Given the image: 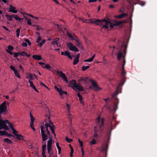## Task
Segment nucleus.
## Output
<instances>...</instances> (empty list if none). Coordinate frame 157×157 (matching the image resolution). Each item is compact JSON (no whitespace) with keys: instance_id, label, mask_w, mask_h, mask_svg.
I'll return each mask as SVG.
<instances>
[{"instance_id":"obj_26","label":"nucleus","mask_w":157,"mask_h":157,"mask_svg":"<svg viewBox=\"0 0 157 157\" xmlns=\"http://www.w3.org/2000/svg\"><path fill=\"white\" fill-rule=\"evenodd\" d=\"M108 149V146L106 145V146L103 147L101 148V151H104L105 153V157H106L107 154V151Z\"/></svg>"},{"instance_id":"obj_13","label":"nucleus","mask_w":157,"mask_h":157,"mask_svg":"<svg viewBox=\"0 0 157 157\" xmlns=\"http://www.w3.org/2000/svg\"><path fill=\"white\" fill-rule=\"evenodd\" d=\"M34 77L37 79L36 75L35 74H32L30 73H26V78L29 80L31 81V80L34 79Z\"/></svg>"},{"instance_id":"obj_57","label":"nucleus","mask_w":157,"mask_h":157,"mask_svg":"<svg viewBox=\"0 0 157 157\" xmlns=\"http://www.w3.org/2000/svg\"><path fill=\"white\" fill-rule=\"evenodd\" d=\"M98 0H89V2H96Z\"/></svg>"},{"instance_id":"obj_7","label":"nucleus","mask_w":157,"mask_h":157,"mask_svg":"<svg viewBox=\"0 0 157 157\" xmlns=\"http://www.w3.org/2000/svg\"><path fill=\"white\" fill-rule=\"evenodd\" d=\"M67 45L70 51H74L75 52H78L79 51L78 49L72 43H68L67 44Z\"/></svg>"},{"instance_id":"obj_60","label":"nucleus","mask_w":157,"mask_h":157,"mask_svg":"<svg viewBox=\"0 0 157 157\" xmlns=\"http://www.w3.org/2000/svg\"><path fill=\"white\" fill-rule=\"evenodd\" d=\"M79 143L80 144V146L82 147V148L83 147V142L82 141H81L80 142H79Z\"/></svg>"},{"instance_id":"obj_50","label":"nucleus","mask_w":157,"mask_h":157,"mask_svg":"<svg viewBox=\"0 0 157 157\" xmlns=\"http://www.w3.org/2000/svg\"><path fill=\"white\" fill-rule=\"evenodd\" d=\"M41 40V38L40 36H38V38L36 39V42L37 43H39V42Z\"/></svg>"},{"instance_id":"obj_43","label":"nucleus","mask_w":157,"mask_h":157,"mask_svg":"<svg viewBox=\"0 0 157 157\" xmlns=\"http://www.w3.org/2000/svg\"><path fill=\"white\" fill-rule=\"evenodd\" d=\"M74 150L73 148H71V150L70 153V157H73V154L74 153Z\"/></svg>"},{"instance_id":"obj_24","label":"nucleus","mask_w":157,"mask_h":157,"mask_svg":"<svg viewBox=\"0 0 157 157\" xmlns=\"http://www.w3.org/2000/svg\"><path fill=\"white\" fill-rule=\"evenodd\" d=\"M32 57L33 59L38 60H40L42 59V57L40 55H34Z\"/></svg>"},{"instance_id":"obj_34","label":"nucleus","mask_w":157,"mask_h":157,"mask_svg":"<svg viewBox=\"0 0 157 157\" xmlns=\"http://www.w3.org/2000/svg\"><path fill=\"white\" fill-rule=\"evenodd\" d=\"M90 67V66H83L82 67V71H85L87 69L89 68Z\"/></svg>"},{"instance_id":"obj_2","label":"nucleus","mask_w":157,"mask_h":157,"mask_svg":"<svg viewBox=\"0 0 157 157\" xmlns=\"http://www.w3.org/2000/svg\"><path fill=\"white\" fill-rule=\"evenodd\" d=\"M90 22L102 26V28L105 29H108L109 27L112 28L115 26V25H114V21L110 22L105 19L101 20L98 19H90Z\"/></svg>"},{"instance_id":"obj_37","label":"nucleus","mask_w":157,"mask_h":157,"mask_svg":"<svg viewBox=\"0 0 157 157\" xmlns=\"http://www.w3.org/2000/svg\"><path fill=\"white\" fill-rule=\"evenodd\" d=\"M45 40H43L41 42L39 43V44L38 45L40 47L42 46L45 43Z\"/></svg>"},{"instance_id":"obj_8","label":"nucleus","mask_w":157,"mask_h":157,"mask_svg":"<svg viewBox=\"0 0 157 157\" xmlns=\"http://www.w3.org/2000/svg\"><path fill=\"white\" fill-rule=\"evenodd\" d=\"M57 73L58 75L60 77L62 78L63 80L66 82L67 83L68 82V80L65 75V74L62 71H57Z\"/></svg>"},{"instance_id":"obj_51","label":"nucleus","mask_w":157,"mask_h":157,"mask_svg":"<svg viewBox=\"0 0 157 157\" xmlns=\"http://www.w3.org/2000/svg\"><path fill=\"white\" fill-rule=\"evenodd\" d=\"M48 151V154H49L50 152V151L51 149V147H47Z\"/></svg>"},{"instance_id":"obj_12","label":"nucleus","mask_w":157,"mask_h":157,"mask_svg":"<svg viewBox=\"0 0 157 157\" xmlns=\"http://www.w3.org/2000/svg\"><path fill=\"white\" fill-rule=\"evenodd\" d=\"M10 69L13 71L15 75L18 78H20L21 76L19 74V71L15 67L12 65L10 66Z\"/></svg>"},{"instance_id":"obj_21","label":"nucleus","mask_w":157,"mask_h":157,"mask_svg":"<svg viewBox=\"0 0 157 157\" xmlns=\"http://www.w3.org/2000/svg\"><path fill=\"white\" fill-rule=\"evenodd\" d=\"M77 96L79 98L80 103L82 104L83 106H84V103L83 100V99L82 97L79 93L78 94Z\"/></svg>"},{"instance_id":"obj_64","label":"nucleus","mask_w":157,"mask_h":157,"mask_svg":"<svg viewBox=\"0 0 157 157\" xmlns=\"http://www.w3.org/2000/svg\"><path fill=\"white\" fill-rule=\"evenodd\" d=\"M40 84L42 86H43L44 87H46V85H45V84H44L43 82H40Z\"/></svg>"},{"instance_id":"obj_35","label":"nucleus","mask_w":157,"mask_h":157,"mask_svg":"<svg viewBox=\"0 0 157 157\" xmlns=\"http://www.w3.org/2000/svg\"><path fill=\"white\" fill-rule=\"evenodd\" d=\"M52 143V139H50L48 141L47 143V147H51V145Z\"/></svg>"},{"instance_id":"obj_63","label":"nucleus","mask_w":157,"mask_h":157,"mask_svg":"<svg viewBox=\"0 0 157 157\" xmlns=\"http://www.w3.org/2000/svg\"><path fill=\"white\" fill-rule=\"evenodd\" d=\"M19 13H20L21 14H22L23 16L25 14L26 15V14H27L26 13H25L21 11H20Z\"/></svg>"},{"instance_id":"obj_42","label":"nucleus","mask_w":157,"mask_h":157,"mask_svg":"<svg viewBox=\"0 0 157 157\" xmlns=\"http://www.w3.org/2000/svg\"><path fill=\"white\" fill-rule=\"evenodd\" d=\"M67 35L72 40H74L75 39L73 38V36L71 34L69 33H67Z\"/></svg>"},{"instance_id":"obj_15","label":"nucleus","mask_w":157,"mask_h":157,"mask_svg":"<svg viewBox=\"0 0 157 157\" xmlns=\"http://www.w3.org/2000/svg\"><path fill=\"white\" fill-rule=\"evenodd\" d=\"M39 64L41 65V67L44 68L50 69L51 68V66L48 64H45L43 63L39 62Z\"/></svg>"},{"instance_id":"obj_30","label":"nucleus","mask_w":157,"mask_h":157,"mask_svg":"<svg viewBox=\"0 0 157 157\" xmlns=\"http://www.w3.org/2000/svg\"><path fill=\"white\" fill-rule=\"evenodd\" d=\"M13 17L14 18L17 20H21L23 19V18H20L16 14H13Z\"/></svg>"},{"instance_id":"obj_29","label":"nucleus","mask_w":157,"mask_h":157,"mask_svg":"<svg viewBox=\"0 0 157 157\" xmlns=\"http://www.w3.org/2000/svg\"><path fill=\"white\" fill-rule=\"evenodd\" d=\"M4 141L7 144H12L13 142L8 138H6L4 139Z\"/></svg>"},{"instance_id":"obj_45","label":"nucleus","mask_w":157,"mask_h":157,"mask_svg":"<svg viewBox=\"0 0 157 157\" xmlns=\"http://www.w3.org/2000/svg\"><path fill=\"white\" fill-rule=\"evenodd\" d=\"M24 40L25 42H26L28 43V44L29 45H31V42H30V41L28 39H25Z\"/></svg>"},{"instance_id":"obj_16","label":"nucleus","mask_w":157,"mask_h":157,"mask_svg":"<svg viewBox=\"0 0 157 157\" xmlns=\"http://www.w3.org/2000/svg\"><path fill=\"white\" fill-rule=\"evenodd\" d=\"M80 54L79 53H78L76 55V57L74 59V61L73 63L74 65L77 64L79 62V58Z\"/></svg>"},{"instance_id":"obj_48","label":"nucleus","mask_w":157,"mask_h":157,"mask_svg":"<svg viewBox=\"0 0 157 157\" xmlns=\"http://www.w3.org/2000/svg\"><path fill=\"white\" fill-rule=\"evenodd\" d=\"M19 54L21 55L22 56H26V54L24 52H19Z\"/></svg>"},{"instance_id":"obj_36","label":"nucleus","mask_w":157,"mask_h":157,"mask_svg":"<svg viewBox=\"0 0 157 157\" xmlns=\"http://www.w3.org/2000/svg\"><path fill=\"white\" fill-rule=\"evenodd\" d=\"M65 140L69 143H71L73 141V140L72 139H69L67 136L65 138Z\"/></svg>"},{"instance_id":"obj_1","label":"nucleus","mask_w":157,"mask_h":157,"mask_svg":"<svg viewBox=\"0 0 157 157\" xmlns=\"http://www.w3.org/2000/svg\"><path fill=\"white\" fill-rule=\"evenodd\" d=\"M2 128L5 130L3 131L0 130V136H6L9 138L13 136L19 140H23V136L21 135L17 134L18 132L15 130V128H10L14 135H12L10 132H9L10 128H0V129H2Z\"/></svg>"},{"instance_id":"obj_28","label":"nucleus","mask_w":157,"mask_h":157,"mask_svg":"<svg viewBox=\"0 0 157 157\" xmlns=\"http://www.w3.org/2000/svg\"><path fill=\"white\" fill-rule=\"evenodd\" d=\"M5 17L9 21H11L13 20V15L12 16L9 15H5Z\"/></svg>"},{"instance_id":"obj_23","label":"nucleus","mask_w":157,"mask_h":157,"mask_svg":"<svg viewBox=\"0 0 157 157\" xmlns=\"http://www.w3.org/2000/svg\"><path fill=\"white\" fill-rule=\"evenodd\" d=\"M76 89L78 90L81 91H82L83 90V87L81 86L80 84H76L75 87V89Z\"/></svg>"},{"instance_id":"obj_62","label":"nucleus","mask_w":157,"mask_h":157,"mask_svg":"<svg viewBox=\"0 0 157 157\" xmlns=\"http://www.w3.org/2000/svg\"><path fill=\"white\" fill-rule=\"evenodd\" d=\"M53 1L56 3V4H59V3L57 0H52Z\"/></svg>"},{"instance_id":"obj_31","label":"nucleus","mask_w":157,"mask_h":157,"mask_svg":"<svg viewBox=\"0 0 157 157\" xmlns=\"http://www.w3.org/2000/svg\"><path fill=\"white\" fill-rule=\"evenodd\" d=\"M54 88L57 92H59L60 94H61V92H62V90L61 88H58L56 86H55Z\"/></svg>"},{"instance_id":"obj_58","label":"nucleus","mask_w":157,"mask_h":157,"mask_svg":"<svg viewBox=\"0 0 157 157\" xmlns=\"http://www.w3.org/2000/svg\"><path fill=\"white\" fill-rule=\"evenodd\" d=\"M67 94V93L66 92L63 91H62V92L61 93V94H60V95L63 96V95L64 94Z\"/></svg>"},{"instance_id":"obj_5","label":"nucleus","mask_w":157,"mask_h":157,"mask_svg":"<svg viewBox=\"0 0 157 157\" xmlns=\"http://www.w3.org/2000/svg\"><path fill=\"white\" fill-rule=\"evenodd\" d=\"M41 132L43 141H45L48 138V135L50 134L48 128H41Z\"/></svg>"},{"instance_id":"obj_47","label":"nucleus","mask_w":157,"mask_h":157,"mask_svg":"<svg viewBox=\"0 0 157 157\" xmlns=\"http://www.w3.org/2000/svg\"><path fill=\"white\" fill-rule=\"evenodd\" d=\"M8 49L9 51H11L13 49V47L11 46H9L8 47Z\"/></svg>"},{"instance_id":"obj_41","label":"nucleus","mask_w":157,"mask_h":157,"mask_svg":"<svg viewBox=\"0 0 157 157\" xmlns=\"http://www.w3.org/2000/svg\"><path fill=\"white\" fill-rule=\"evenodd\" d=\"M113 128H111V130L109 131L108 132H107V135L109 137H108V139L109 140L110 139V137L111 136V132L112 130L113 129Z\"/></svg>"},{"instance_id":"obj_38","label":"nucleus","mask_w":157,"mask_h":157,"mask_svg":"<svg viewBox=\"0 0 157 157\" xmlns=\"http://www.w3.org/2000/svg\"><path fill=\"white\" fill-rule=\"evenodd\" d=\"M96 143V140L95 139H93L90 142V144L92 145H94Z\"/></svg>"},{"instance_id":"obj_49","label":"nucleus","mask_w":157,"mask_h":157,"mask_svg":"<svg viewBox=\"0 0 157 157\" xmlns=\"http://www.w3.org/2000/svg\"><path fill=\"white\" fill-rule=\"evenodd\" d=\"M46 147V143H45L42 146V150H45Z\"/></svg>"},{"instance_id":"obj_11","label":"nucleus","mask_w":157,"mask_h":157,"mask_svg":"<svg viewBox=\"0 0 157 157\" xmlns=\"http://www.w3.org/2000/svg\"><path fill=\"white\" fill-rule=\"evenodd\" d=\"M104 119L98 116L97 119V124L99 126L101 127L103 126Z\"/></svg>"},{"instance_id":"obj_9","label":"nucleus","mask_w":157,"mask_h":157,"mask_svg":"<svg viewBox=\"0 0 157 157\" xmlns=\"http://www.w3.org/2000/svg\"><path fill=\"white\" fill-rule=\"evenodd\" d=\"M8 11L9 12H11L15 14L17 13L18 12L16 8L11 4L9 6Z\"/></svg>"},{"instance_id":"obj_4","label":"nucleus","mask_w":157,"mask_h":157,"mask_svg":"<svg viewBox=\"0 0 157 157\" xmlns=\"http://www.w3.org/2000/svg\"><path fill=\"white\" fill-rule=\"evenodd\" d=\"M41 128H54L55 126L53 123L51 121L50 116H46V118L44 121L41 123Z\"/></svg>"},{"instance_id":"obj_14","label":"nucleus","mask_w":157,"mask_h":157,"mask_svg":"<svg viewBox=\"0 0 157 157\" xmlns=\"http://www.w3.org/2000/svg\"><path fill=\"white\" fill-rule=\"evenodd\" d=\"M92 86L93 89L95 91H98L101 90V88L99 87L97 83L94 81H92Z\"/></svg>"},{"instance_id":"obj_54","label":"nucleus","mask_w":157,"mask_h":157,"mask_svg":"<svg viewBox=\"0 0 157 157\" xmlns=\"http://www.w3.org/2000/svg\"><path fill=\"white\" fill-rule=\"evenodd\" d=\"M81 152H82V157H83V156L84 155V150L83 149V147H82L81 148Z\"/></svg>"},{"instance_id":"obj_25","label":"nucleus","mask_w":157,"mask_h":157,"mask_svg":"<svg viewBox=\"0 0 157 157\" xmlns=\"http://www.w3.org/2000/svg\"><path fill=\"white\" fill-rule=\"evenodd\" d=\"M95 54H94L90 58L88 59H86L84 60V61L85 62H92L94 60V58L95 57Z\"/></svg>"},{"instance_id":"obj_27","label":"nucleus","mask_w":157,"mask_h":157,"mask_svg":"<svg viewBox=\"0 0 157 157\" xmlns=\"http://www.w3.org/2000/svg\"><path fill=\"white\" fill-rule=\"evenodd\" d=\"M79 20L80 21H82L83 22L86 23H91L90 22V19H89V20H87L86 19L83 18H79Z\"/></svg>"},{"instance_id":"obj_33","label":"nucleus","mask_w":157,"mask_h":157,"mask_svg":"<svg viewBox=\"0 0 157 157\" xmlns=\"http://www.w3.org/2000/svg\"><path fill=\"white\" fill-rule=\"evenodd\" d=\"M76 41H77V46L79 47L80 48H82V44L79 41V40H76Z\"/></svg>"},{"instance_id":"obj_56","label":"nucleus","mask_w":157,"mask_h":157,"mask_svg":"<svg viewBox=\"0 0 157 157\" xmlns=\"http://www.w3.org/2000/svg\"><path fill=\"white\" fill-rule=\"evenodd\" d=\"M36 27L37 30H40L41 29V27L37 25L36 26Z\"/></svg>"},{"instance_id":"obj_22","label":"nucleus","mask_w":157,"mask_h":157,"mask_svg":"<svg viewBox=\"0 0 157 157\" xmlns=\"http://www.w3.org/2000/svg\"><path fill=\"white\" fill-rule=\"evenodd\" d=\"M67 119L71 122V121L73 118V115L70 112H67Z\"/></svg>"},{"instance_id":"obj_39","label":"nucleus","mask_w":157,"mask_h":157,"mask_svg":"<svg viewBox=\"0 0 157 157\" xmlns=\"http://www.w3.org/2000/svg\"><path fill=\"white\" fill-rule=\"evenodd\" d=\"M66 106L67 107V112H70V107L71 105H69L68 103L66 104Z\"/></svg>"},{"instance_id":"obj_3","label":"nucleus","mask_w":157,"mask_h":157,"mask_svg":"<svg viewBox=\"0 0 157 157\" xmlns=\"http://www.w3.org/2000/svg\"><path fill=\"white\" fill-rule=\"evenodd\" d=\"M126 45H123L119 49L118 51L117 54V58L118 60L120 61L121 58L123 59V61L122 63L123 68L125 63V57L126 53Z\"/></svg>"},{"instance_id":"obj_17","label":"nucleus","mask_w":157,"mask_h":157,"mask_svg":"<svg viewBox=\"0 0 157 157\" xmlns=\"http://www.w3.org/2000/svg\"><path fill=\"white\" fill-rule=\"evenodd\" d=\"M61 54L62 55H64L67 56L69 59H72V57L70 55V52H69L67 51H65V52H61Z\"/></svg>"},{"instance_id":"obj_18","label":"nucleus","mask_w":157,"mask_h":157,"mask_svg":"<svg viewBox=\"0 0 157 157\" xmlns=\"http://www.w3.org/2000/svg\"><path fill=\"white\" fill-rule=\"evenodd\" d=\"M69 86L72 87L74 90H75V87L76 86V83L75 80H72L70 81L69 82Z\"/></svg>"},{"instance_id":"obj_32","label":"nucleus","mask_w":157,"mask_h":157,"mask_svg":"<svg viewBox=\"0 0 157 157\" xmlns=\"http://www.w3.org/2000/svg\"><path fill=\"white\" fill-rule=\"evenodd\" d=\"M127 14L123 13L121 15L116 16V18H120L123 17H124L125 16H127Z\"/></svg>"},{"instance_id":"obj_53","label":"nucleus","mask_w":157,"mask_h":157,"mask_svg":"<svg viewBox=\"0 0 157 157\" xmlns=\"http://www.w3.org/2000/svg\"><path fill=\"white\" fill-rule=\"evenodd\" d=\"M22 45L23 46V47H26L27 46V43H26V42H23L22 44Z\"/></svg>"},{"instance_id":"obj_61","label":"nucleus","mask_w":157,"mask_h":157,"mask_svg":"<svg viewBox=\"0 0 157 157\" xmlns=\"http://www.w3.org/2000/svg\"><path fill=\"white\" fill-rule=\"evenodd\" d=\"M6 51H7V52L9 53L10 55H12L13 54L12 52H11L10 51H9L8 50H6Z\"/></svg>"},{"instance_id":"obj_59","label":"nucleus","mask_w":157,"mask_h":157,"mask_svg":"<svg viewBox=\"0 0 157 157\" xmlns=\"http://www.w3.org/2000/svg\"><path fill=\"white\" fill-rule=\"evenodd\" d=\"M33 122H31L30 124V126L31 128H33L34 127Z\"/></svg>"},{"instance_id":"obj_55","label":"nucleus","mask_w":157,"mask_h":157,"mask_svg":"<svg viewBox=\"0 0 157 157\" xmlns=\"http://www.w3.org/2000/svg\"><path fill=\"white\" fill-rule=\"evenodd\" d=\"M19 54V53H14V57H17Z\"/></svg>"},{"instance_id":"obj_20","label":"nucleus","mask_w":157,"mask_h":157,"mask_svg":"<svg viewBox=\"0 0 157 157\" xmlns=\"http://www.w3.org/2000/svg\"><path fill=\"white\" fill-rule=\"evenodd\" d=\"M28 82L30 84V86L33 89H34L36 92H38V91L36 89V87L33 84V82L32 81L30 80H29Z\"/></svg>"},{"instance_id":"obj_44","label":"nucleus","mask_w":157,"mask_h":157,"mask_svg":"<svg viewBox=\"0 0 157 157\" xmlns=\"http://www.w3.org/2000/svg\"><path fill=\"white\" fill-rule=\"evenodd\" d=\"M20 32V29H17V30H16V33H17L16 36L17 37H19V35Z\"/></svg>"},{"instance_id":"obj_6","label":"nucleus","mask_w":157,"mask_h":157,"mask_svg":"<svg viewBox=\"0 0 157 157\" xmlns=\"http://www.w3.org/2000/svg\"><path fill=\"white\" fill-rule=\"evenodd\" d=\"M103 130L102 128H94L93 138L96 139H98V136H102Z\"/></svg>"},{"instance_id":"obj_10","label":"nucleus","mask_w":157,"mask_h":157,"mask_svg":"<svg viewBox=\"0 0 157 157\" xmlns=\"http://www.w3.org/2000/svg\"><path fill=\"white\" fill-rule=\"evenodd\" d=\"M59 40V39L58 38L53 40L52 43V46H51L52 48H54V49H55V48H54V47H56L60 46V44L58 42Z\"/></svg>"},{"instance_id":"obj_46","label":"nucleus","mask_w":157,"mask_h":157,"mask_svg":"<svg viewBox=\"0 0 157 157\" xmlns=\"http://www.w3.org/2000/svg\"><path fill=\"white\" fill-rule=\"evenodd\" d=\"M27 23L28 25H32L31 20L30 19H29L27 21Z\"/></svg>"},{"instance_id":"obj_40","label":"nucleus","mask_w":157,"mask_h":157,"mask_svg":"<svg viewBox=\"0 0 157 157\" xmlns=\"http://www.w3.org/2000/svg\"><path fill=\"white\" fill-rule=\"evenodd\" d=\"M30 117L31 119V122H33L35 120V118L33 116V115L30 114Z\"/></svg>"},{"instance_id":"obj_19","label":"nucleus","mask_w":157,"mask_h":157,"mask_svg":"<svg viewBox=\"0 0 157 157\" xmlns=\"http://www.w3.org/2000/svg\"><path fill=\"white\" fill-rule=\"evenodd\" d=\"M126 21H114V25L115 26L119 25L122 23H126Z\"/></svg>"},{"instance_id":"obj_52","label":"nucleus","mask_w":157,"mask_h":157,"mask_svg":"<svg viewBox=\"0 0 157 157\" xmlns=\"http://www.w3.org/2000/svg\"><path fill=\"white\" fill-rule=\"evenodd\" d=\"M50 128L51 129L52 133L55 136L56 134H55V133L54 132V131H55V129L56 128Z\"/></svg>"}]
</instances>
